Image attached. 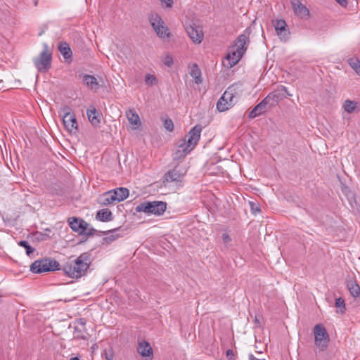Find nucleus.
I'll use <instances>...</instances> for the list:
<instances>
[{
  "label": "nucleus",
  "instance_id": "obj_32",
  "mask_svg": "<svg viewBox=\"0 0 360 360\" xmlns=\"http://www.w3.org/2000/svg\"><path fill=\"white\" fill-rule=\"evenodd\" d=\"M350 67L358 74L360 75V60L356 58H351L348 60Z\"/></svg>",
  "mask_w": 360,
  "mask_h": 360
},
{
  "label": "nucleus",
  "instance_id": "obj_21",
  "mask_svg": "<svg viewBox=\"0 0 360 360\" xmlns=\"http://www.w3.org/2000/svg\"><path fill=\"white\" fill-rule=\"evenodd\" d=\"M347 288L352 297H358L360 296V286L357 284L356 280L353 278L347 279Z\"/></svg>",
  "mask_w": 360,
  "mask_h": 360
},
{
  "label": "nucleus",
  "instance_id": "obj_17",
  "mask_svg": "<svg viewBox=\"0 0 360 360\" xmlns=\"http://www.w3.org/2000/svg\"><path fill=\"white\" fill-rule=\"evenodd\" d=\"M249 36L245 33H243L239 35L235 41L233 46L238 51H242L243 53H245L247 50V43L248 41Z\"/></svg>",
  "mask_w": 360,
  "mask_h": 360
},
{
  "label": "nucleus",
  "instance_id": "obj_35",
  "mask_svg": "<svg viewBox=\"0 0 360 360\" xmlns=\"http://www.w3.org/2000/svg\"><path fill=\"white\" fill-rule=\"evenodd\" d=\"M18 245L21 247L25 248V249L26 250V254L28 256H30L35 251V249L34 248L31 247L29 245L28 242L26 240L19 241Z\"/></svg>",
  "mask_w": 360,
  "mask_h": 360
},
{
  "label": "nucleus",
  "instance_id": "obj_33",
  "mask_svg": "<svg viewBox=\"0 0 360 360\" xmlns=\"http://www.w3.org/2000/svg\"><path fill=\"white\" fill-rule=\"evenodd\" d=\"M335 307L338 309L337 312L340 314H343L345 311V300L342 297H338L335 299Z\"/></svg>",
  "mask_w": 360,
  "mask_h": 360
},
{
  "label": "nucleus",
  "instance_id": "obj_8",
  "mask_svg": "<svg viewBox=\"0 0 360 360\" xmlns=\"http://www.w3.org/2000/svg\"><path fill=\"white\" fill-rule=\"evenodd\" d=\"M315 345L321 351L326 349L330 341L329 335L323 326L317 324L314 328Z\"/></svg>",
  "mask_w": 360,
  "mask_h": 360
},
{
  "label": "nucleus",
  "instance_id": "obj_40",
  "mask_svg": "<svg viewBox=\"0 0 360 360\" xmlns=\"http://www.w3.org/2000/svg\"><path fill=\"white\" fill-rule=\"evenodd\" d=\"M163 63L166 66L171 67L174 63V60L171 56L167 55L165 57Z\"/></svg>",
  "mask_w": 360,
  "mask_h": 360
},
{
  "label": "nucleus",
  "instance_id": "obj_23",
  "mask_svg": "<svg viewBox=\"0 0 360 360\" xmlns=\"http://www.w3.org/2000/svg\"><path fill=\"white\" fill-rule=\"evenodd\" d=\"M80 326L75 327L74 333L75 337L82 340H86L88 338V333L85 329V322L83 319H80L79 321Z\"/></svg>",
  "mask_w": 360,
  "mask_h": 360
},
{
  "label": "nucleus",
  "instance_id": "obj_3",
  "mask_svg": "<svg viewBox=\"0 0 360 360\" xmlns=\"http://www.w3.org/2000/svg\"><path fill=\"white\" fill-rule=\"evenodd\" d=\"M240 87V84H234L225 91L217 103V109L219 112L228 110L235 105L236 103L235 98L238 96L241 91Z\"/></svg>",
  "mask_w": 360,
  "mask_h": 360
},
{
  "label": "nucleus",
  "instance_id": "obj_12",
  "mask_svg": "<svg viewBox=\"0 0 360 360\" xmlns=\"http://www.w3.org/2000/svg\"><path fill=\"white\" fill-rule=\"evenodd\" d=\"M275 30L281 40L286 41L289 38L290 32L287 28V24L284 20H276L273 21Z\"/></svg>",
  "mask_w": 360,
  "mask_h": 360
},
{
  "label": "nucleus",
  "instance_id": "obj_26",
  "mask_svg": "<svg viewBox=\"0 0 360 360\" xmlns=\"http://www.w3.org/2000/svg\"><path fill=\"white\" fill-rule=\"evenodd\" d=\"M112 218V212L107 208L100 210L96 215V219L101 221H110Z\"/></svg>",
  "mask_w": 360,
  "mask_h": 360
},
{
  "label": "nucleus",
  "instance_id": "obj_6",
  "mask_svg": "<svg viewBox=\"0 0 360 360\" xmlns=\"http://www.w3.org/2000/svg\"><path fill=\"white\" fill-rule=\"evenodd\" d=\"M150 25L156 34L161 39H169L172 34L169 32L168 27L165 25L163 20L157 13L151 14L149 18Z\"/></svg>",
  "mask_w": 360,
  "mask_h": 360
},
{
  "label": "nucleus",
  "instance_id": "obj_45",
  "mask_svg": "<svg viewBox=\"0 0 360 360\" xmlns=\"http://www.w3.org/2000/svg\"><path fill=\"white\" fill-rule=\"evenodd\" d=\"M341 6L346 7L347 6V0H335Z\"/></svg>",
  "mask_w": 360,
  "mask_h": 360
},
{
  "label": "nucleus",
  "instance_id": "obj_5",
  "mask_svg": "<svg viewBox=\"0 0 360 360\" xmlns=\"http://www.w3.org/2000/svg\"><path fill=\"white\" fill-rule=\"evenodd\" d=\"M167 203L163 201L143 202L136 207L137 212H145L146 214H153L155 215H162L166 210Z\"/></svg>",
  "mask_w": 360,
  "mask_h": 360
},
{
  "label": "nucleus",
  "instance_id": "obj_4",
  "mask_svg": "<svg viewBox=\"0 0 360 360\" xmlns=\"http://www.w3.org/2000/svg\"><path fill=\"white\" fill-rule=\"evenodd\" d=\"M59 269H60L59 262L51 257L36 260L30 266V271L34 274L54 271Z\"/></svg>",
  "mask_w": 360,
  "mask_h": 360
},
{
  "label": "nucleus",
  "instance_id": "obj_36",
  "mask_svg": "<svg viewBox=\"0 0 360 360\" xmlns=\"http://www.w3.org/2000/svg\"><path fill=\"white\" fill-rule=\"evenodd\" d=\"M158 82L157 78L150 74H147L145 77V83L148 86H153L156 84Z\"/></svg>",
  "mask_w": 360,
  "mask_h": 360
},
{
  "label": "nucleus",
  "instance_id": "obj_16",
  "mask_svg": "<svg viewBox=\"0 0 360 360\" xmlns=\"http://www.w3.org/2000/svg\"><path fill=\"white\" fill-rule=\"evenodd\" d=\"M137 352L138 353L144 358L147 357H153V349L147 341H141L139 342L138 347H137Z\"/></svg>",
  "mask_w": 360,
  "mask_h": 360
},
{
  "label": "nucleus",
  "instance_id": "obj_34",
  "mask_svg": "<svg viewBox=\"0 0 360 360\" xmlns=\"http://www.w3.org/2000/svg\"><path fill=\"white\" fill-rule=\"evenodd\" d=\"M275 96H278V101H281L285 98V93H287V88L284 86H281L276 90L273 91Z\"/></svg>",
  "mask_w": 360,
  "mask_h": 360
},
{
  "label": "nucleus",
  "instance_id": "obj_50",
  "mask_svg": "<svg viewBox=\"0 0 360 360\" xmlns=\"http://www.w3.org/2000/svg\"><path fill=\"white\" fill-rule=\"evenodd\" d=\"M70 360H80L78 357H72Z\"/></svg>",
  "mask_w": 360,
  "mask_h": 360
},
{
  "label": "nucleus",
  "instance_id": "obj_22",
  "mask_svg": "<svg viewBox=\"0 0 360 360\" xmlns=\"http://www.w3.org/2000/svg\"><path fill=\"white\" fill-rule=\"evenodd\" d=\"M114 196H115L116 202H121L127 199L129 195V191L127 188L120 187L112 189Z\"/></svg>",
  "mask_w": 360,
  "mask_h": 360
},
{
  "label": "nucleus",
  "instance_id": "obj_13",
  "mask_svg": "<svg viewBox=\"0 0 360 360\" xmlns=\"http://www.w3.org/2000/svg\"><path fill=\"white\" fill-rule=\"evenodd\" d=\"M69 225L73 231L77 232L79 234H82L87 230L89 224L85 221L84 219L77 217L69 218Z\"/></svg>",
  "mask_w": 360,
  "mask_h": 360
},
{
  "label": "nucleus",
  "instance_id": "obj_42",
  "mask_svg": "<svg viewBox=\"0 0 360 360\" xmlns=\"http://www.w3.org/2000/svg\"><path fill=\"white\" fill-rule=\"evenodd\" d=\"M226 356L227 358L229 359V360H234L233 357H234V353L233 352V350L231 349H228L226 351Z\"/></svg>",
  "mask_w": 360,
  "mask_h": 360
},
{
  "label": "nucleus",
  "instance_id": "obj_46",
  "mask_svg": "<svg viewBox=\"0 0 360 360\" xmlns=\"http://www.w3.org/2000/svg\"><path fill=\"white\" fill-rule=\"evenodd\" d=\"M41 240H46L50 238L49 234H41Z\"/></svg>",
  "mask_w": 360,
  "mask_h": 360
},
{
  "label": "nucleus",
  "instance_id": "obj_18",
  "mask_svg": "<svg viewBox=\"0 0 360 360\" xmlns=\"http://www.w3.org/2000/svg\"><path fill=\"white\" fill-rule=\"evenodd\" d=\"M58 49L65 61L70 63L72 60V51L67 42L60 41L58 44Z\"/></svg>",
  "mask_w": 360,
  "mask_h": 360
},
{
  "label": "nucleus",
  "instance_id": "obj_31",
  "mask_svg": "<svg viewBox=\"0 0 360 360\" xmlns=\"http://www.w3.org/2000/svg\"><path fill=\"white\" fill-rule=\"evenodd\" d=\"M262 101L269 108L274 107L279 103L278 96H275L273 92L269 94Z\"/></svg>",
  "mask_w": 360,
  "mask_h": 360
},
{
  "label": "nucleus",
  "instance_id": "obj_44",
  "mask_svg": "<svg viewBox=\"0 0 360 360\" xmlns=\"http://www.w3.org/2000/svg\"><path fill=\"white\" fill-rule=\"evenodd\" d=\"M222 239L224 243H229L231 241V238L227 233H224L222 235Z\"/></svg>",
  "mask_w": 360,
  "mask_h": 360
},
{
  "label": "nucleus",
  "instance_id": "obj_53",
  "mask_svg": "<svg viewBox=\"0 0 360 360\" xmlns=\"http://www.w3.org/2000/svg\"><path fill=\"white\" fill-rule=\"evenodd\" d=\"M256 360H265V359H256Z\"/></svg>",
  "mask_w": 360,
  "mask_h": 360
},
{
  "label": "nucleus",
  "instance_id": "obj_39",
  "mask_svg": "<svg viewBox=\"0 0 360 360\" xmlns=\"http://www.w3.org/2000/svg\"><path fill=\"white\" fill-rule=\"evenodd\" d=\"M249 204L250 206L251 211L254 214H256L257 212H261L259 206L257 203L254 202H250Z\"/></svg>",
  "mask_w": 360,
  "mask_h": 360
},
{
  "label": "nucleus",
  "instance_id": "obj_51",
  "mask_svg": "<svg viewBox=\"0 0 360 360\" xmlns=\"http://www.w3.org/2000/svg\"><path fill=\"white\" fill-rule=\"evenodd\" d=\"M37 4H38V1H34V6H37Z\"/></svg>",
  "mask_w": 360,
  "mask_h": 360
},
{
  "label": "nucleus",
  "instance_id": "obj_15",
  "mask_svg": "<svg viewBox=\"0 0 360 360\" xmlns=\"http://www.w3.org/2000/svg\"><path fill=\"white\" fill-rule=\"evenodd\" d=\"M243 54L242 51H238L233 46H231L226 58L229 67L231 68L234 66L240 60Z\"/></svg>",
  "mask_w": 360,
  "mask_h": 360
},
{
  "label": "nucleus",
  "instance_id": "obj_30",
  "mask_svg": "<svg viewBox=\"0 0 360 360\" xmlns=\"http://www.w3.org/2000/svg\"><path fill=\"white\" fill-rule=\"evenodd\" d=\"M119 229L120 228H115L106 231H102L103 234L108 235V236L103 238V240L108 243H112L120 236L118 234H115V233L117 232Z\"/></svg>",
  "mask_w": 360,
  "mask_h": 360
},
{
  "label": "nucleus",
  "instance_id": "obj_7",
  "mask_svg": "<svg viewBox=\"0 0 360 360\" xmlns=\"http://www.w3.org/2000/svg\"><path fill=\"white\" fill-rule=\"evenodd\" d=\"M44 51L40 53L39 57L34 59V63L39 72H44L51 68L52 56L48 51V46L44 44Z\"/></svg>",
  "mask_w": 360,
  "mask_h": 360
},
{
  "label": "nucleus",
  "instance_id": "obj_2",
  "mask_svg": "<svg viewBox=\"0 0 360 360\" xmlns=\"http://www.w3.org/2000/svg\"><path fill=\"white\" fill-rule=\"evenodd\" d=\"M90 264V253L84 252L75 259H70L63 265L62 270L65 275L77 279L86 274Z\"/></svg>",
  "mask_w": 360,
  "mask_h": 360
},
{
  "label": "nucleus",
  "instance_id": "obj_48",
  "mask_svg": "<svg viewBox=\"0 0 360 360\" xmlns=\"http://www.w3.org/2000/svg\"><path fill=\"white\" fill-rule=\"evenodd\" d=\"M255 322L256 324L259 325V321L257 319V317H255Z\"/></svg>",
  "mask_w": 360,
  "mask_h": 360
},
{
  "label": "nucleus",
  "instance_id": "obj_9",
  "mask_svg": "<svg viewBox=\"0 0 360 360\" xmlns=\"http://www.w3.org/2000/svg\"><path fill=\"white\" fill-rule=\"evenodd\" d=\"M70 108L65 105L62 110L64 112L63 122L65 129L70 133H75L77 131V122L75 115L73 112H70Z\"/></svg>",
  "mask_w": 360,
  "mask_h": 360
},
{
  "label": "nucleus",
  "instance_id": "obj_14",
  "mask_svg": "<svg viewBox=\"0 0 360 360\" xmlns=\"http://www.w3.org/2000/svg\"><path fill=\"white\" fill-rule=\"evenodd\" d=\"M291 4L296 15L301 18H307L309 16V9L300 0H292Z\"/></svg>",
  "mask_w": 360,
  "mask_h": 360
},
{
  "label": "nucleus",
  "instance_id": "obj_52",
  "mask_svg": "<svg viewBox=\"0 0 360 360\" xmlns=\"http://www.w3.org/2000/svg\"><path fill=\"white\" fill-rule=\"evenodd\" d=\"M46 231L51 232V230H49V229H46Z\"/></svg>",
  "mask_w": 360,
  "mask_h": 360
},
{
  "label": "nucleus",
  "instance_id": "obj_20",
  "mask_svg": "<svg viewBox=\"0 0 360 360\" xmlns=\"http://www.w3.org/2000/svg\"><path fill=\"white\" fill-rule=\"evenodd\" d=\"M115 202V196L112 190L105 192L98 200V202L102 206L113 204Z\"/></svg>",
  "mask_w": 360,
  "mask_h": 360
},
{
  "label": "nucleus",
  "instance_id": "obj_19",
  "mask_svg": "<svg viewBox=\"0 0 360 360\" xmlns=\"http://www.w3.org/2000/svg\"><path fill=\"white\" fill-rule=\"evenodd\" d=\"M342 108L347 113L358 112L360 111V105L357 101L347 99L342 104Z\"/></svg>",
  "mask_w": 360,
  "mask_h": 360
},
{
  "label": "nucleus",
  "instance_id": "obj_28",
  "mask_svg": "<svg viewBox=\"0 0 360 360\" xmlns=\"http://www.w3.org/2000/svg\"><path fill=\"white\" fill-rule=\"evenodd\" d=\"M84 84L91 89H97L98 83L96 78L93 75H84L83 77Z\"/></svg>",
  "mask_w": 360,
  "mask_h": 360
},
{
  "label": "nucleus",
  "instance_id": "obj_43",
  "mask_svg": "<svg viewBox=\"0 0 360 360\" xmlns=\"http://www.w3.org/2000/svg\"><path fill=\"white\" fill-rule=\"evenodd\" d=\"M113 357H114V354L112 352L105 353V358L106 360H112Z\"/></svg>",
  "mask_w": 360,
  "mask_h": 360
},
{
  "label": "nucleus",
  "instance_id": "obj_29",
  "mask_svg": "<svg viewBox=\"0 0 360 360\" xmlns=\"http://www.w3.org/2000/svg\"><path fill=\"white\" fill-rule=\"evenodd\" d=\"M128 121L131 124L139 125L141 124L139 116L134 110H129L126 112Z\"/></svg>",
  "mask_w": 360,
  "mask_h": 360
},
{
  "label": "nucleus",
  "instance_id": "obj_54",
  "mask_svg": "<svg viewBox=\"0 0 360 360\" xmlns=\"http://www.w3.org/2000/svg\"><path fill=\"white\" fill-rule=\"evenodd\" d=\"M2 82V81H1V80H0V82Z\"/></svg>",
  "mask_w": 360,
  "mask_h": 360
},
{
  "label": "nucleus",
  "instance_id": "obj_10",
  "mask_svg": "<svg viewBox=\"0 0 360 360\" xmlns=\"http://www.w3.org/2000/svg\"><path fill=\"white\" fill-rule=\"evenodd\" d=\"M187 169L180 165H176L172 169H169L164 176L165 181L167 182H180L186 175Z\"/></svg>",
  "mask_w": 360,
  "mask_h": 360
},
{
  "label": "nucleus",
  "instance_id": "obj_11",
  "mask_svg": "<svg viewBox=\"0 0 360 360\" xmlns=\"http://www.w3.org/2000/svg\"><path fill=\"white\" fill-rule=\"evenodd\" d=\"M186 32L194 43L200 44L202 41L204 34L202 32V28L200 25L195 23H192L188 27H187Z\"/></svg>",
  "mask_w": 360,
  "mask_h": 360
},
{
  "label": "nucleus",
  "instance_id": "obj_41",
  "mask_svg": "<svg viewBox=\"0 0 360 360\" xmlns=\"http://www.w3.org/2000/svg\"><path fill=\"white\" fill-rule=\"evenodd\" d=\"M162 7L170 8L173 6L174 1L173 0H160Z\"/></svg>",
  "mask_w": 360,
  "mask_h": 360
},
{
  "label": "nucleus",
  "instance_id": "obj_49",
  "mask_svg": "<svg viewBox=\"0 0 360 360\" xmlns=\"http://www.w3.org/2000/svg\"><path fill=\"white\" fill-rule=\"evenodd\" d=\"M292 95L291 94H290L288 91H287V93H285V97L287 96H292Z\"/></svg>",
  "mask_w": 360,
  "mask_h": 360
},
{
  "label": "nucleus",
  "instance_id": "obj_25",
  "mask_svg": "<svg viewBox=\"0 0 360 360\" xmlns=\"http://www.w3.org/2000/svg\"><path fill=\"white\" fill-rule=\"evenodd\" d=\"M267 108L268 106H266V105L264 103V101H262L250 112L248 117L250 119L255 118L264 112Z\"/></svg>",
  "mask_w": 360,
  "mask_h": 360
},
{
  "label": "nucleus",
  "instance_id": "obj_37",
  "mask_svg": "<svg viewBox=\"0 0 360 360\" xmlns=\"http://www.w3.org/2000/svg\"><path fill=\"white\" fill-rule=\"evenodd\" d=\"M163 126L165 129L168 131H172L174 129V124L170 118L165 120L163 122Z\"/></svg>",
  "mask_w": 360,
  "mask_h": 360
},
{
  "label": "nucleus",
  "instance_id": "obj_24",
  "mask_svg": "<svg viewBox=\"0 0 360 360\" xmlns=\"http://www.w3.org/2000/svg\"><path fill=\"white\" fill-rule=\"evenodd\" d=\"M86 115L89 122L94 126H98L101 122L100 114L96 109L93 107L91 109L86 110Z\"/></svg>",
  "mask_w": 360,
  "mask_h": 360
},
{
  "label": "nucleus",
  "instance_id": "obj_47",
  "mask_svg": "<svg viewBox=\"0 0 360 360\" xmlns=\"http://www.w3.org/2000/svg\"><path fill=\"white\" fill-rule=\"evenodd\" d=\"M250 360H256L257 359L254 356V355L250 354L249 356Z\"/></svg>",
  "mask_w": 360,
  "mask_h": 360
},
{
  "label": "nucleus",
  "instance_id": "obj_1",
  "mask_svg": "<svg viewBox=\"0 0 360 360\" xmlns=\"http://www.w3.org/2000/svg\"><path fill=\"white\" fill-rule=\"evenodd\" d=\"M200 124L195 125L176 145V148L173 153V160H179L188 154L197 145L202 131Z\"/></svg>",
  "mask_w": 360,
  "mask_h": 360
},
{
  "label": "nucleus",
  "instance_id": "obj_38",
  "mask_svg": "<svg viewBox=\"0 0 360 360\" xmlns=\"http://www.w3.org/2000/svg\"><path fill=\"white\" fill-rule=\"evenodd\" d=\"M102 233V231H98L93 227L89 228L88 226L87 230H85V232H83L82 235H85L87 237H90L94 236L96 233Z\"/></svg>",
  "mask_w": 360,
  "mask_h": 360
},
{
  "label": "nucleus",
  "instance_id": "obj_27",
  "mask_svg": "<svg viewBox=\"0 0 360 360\" xmlns=\"http://www.w3.org/2000/svg\"><path fill=\"white\" fill-rule=\"evenodd\" d=\"M191 76L195 79V82L197 84H201L202 82L201 77V70L197 64H193L190 71Z\"/></svg>",
  "mask_w": 360,
  "mask_h": 360
}]
</instances>
